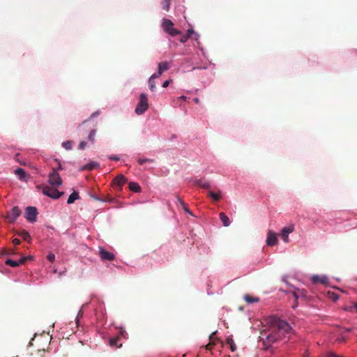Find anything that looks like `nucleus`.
I'll return each instance as SVG.
<instances>
[{"label":"nucleus","instance_id":"nucleus-1","mask_svg":"<svg viewBox=\"0 0 357 357\" xmlns=\"http://www.w3.org/2000/svg\"><path fill=\"white\" fill-rule=\"evenodd\" d=\"M266 322L268 327L261 332L260 339L267 347L282 339L291 329L287 321L275 316L269 317Z\"/></svg>","mask_w":357,"mask_h":357},{"label":"nucleus","instance_id":"nucleus-2","mask_svg":"<svg viewBox=\"0 0 357 357\" xmlns=\"http://www.w3.org/2000/svg\"><path fill=\"white\" fill-rule=\"evenodd\" d=\"M149 107V102L147 96L145 93H141L139 96V100L135 107V112L137 115L144 114Z\"/></svg>","mask_w":357,"mask_h":357},{"label":"nucleus","instance_id":"nucleus-3","mask_svg":"<svg viewBox=\"0 0 357 357\" xmlns=\"http://www.w3.org/2000/svg\"><path fill=\"white\" fill-rule=\"evenodd\" d=\"M38 188H42L43 193L52 199H59L63 194V192H59L53 186L43 185Z\"/></svg>","mask_w":357,"mask_h":357},{"label":"nucleus","instance_id":"nucleus-4","mask_svg":"<svg viewBox=\"0 0 357 357\" xmlns=\"http://www.w3.org/2000/svg\"><path fill=\"white\" fill-rule=\"evenodd\" d=\"M173 26L174 24L170 20L166 18L162 20V26L165 32L172 36H176L181 34V31L176 29H174Z\"/></svg>","mask_w":357,"mask_h":357},{"label":"nucleus","instance_id":"nucleus-5","mask_svg":"<svg viewBox=\"0 0 357 357\" xmlns=\"http://www.w3.org/2000/svg\"><path fill=\"white\" fill-rule=\"evenodd\" d=\"M48 178V183L52 186H59L62 184V179L55 168L50 172Z\"/></svg>","mask_w":357,"mask_h":357},{"label":"nucleus","instance_id":"nucleus-6","mask_svg":"<svg viewBox=\"0 0 357 357\" xmlns=\"http://www.w3.org/2000/svg\"><path fill=\"white\" fill-rule=\"evenodd\" d=\"M21 211L18 206H13L9 211L7 212L6 218L9 222H14L16 219L20 215Z\"/></svg>","mask_w":357,"mask_h":357},{"label":"nucleus","instance_id":"nucleus-7","mask_svg":"<svg viewBox=\"0 0 357 357\" xmlns=\"http://www.w3.org/2000/svg\"><path fill=\"white\" fill-rule=\"evenodd\" d=\"M38 215L37 208L34 206H28L25 210V218L30 222H33L36 220V216Z\"/></svg>","mask_w":357,"mask_h":357},{"label":"nucleus","instance_id":"nucleus-8","mask_svg":"<svg viewBox=\"0 0 357 357\" xmlns=\"http://www.w3.org/2000/svg\"><path fill=\"white\" fill-rule=\"evenodd\" d=\"M99 256L102 261H113L115 259L114 253L107 251L102 247H99Z\"/></svg>","mask_w":357,"mask_h":357},{"label":"nucleus","instance_id":"nucleus-9","mask_svg":"<svg viewBox=\"0 0 357 357\" xmlns=\"http://www.w3.org/2000/svg\"><path fill=\"white\" fill-rule=\"evenodd\" d=\"M126 181V178L123 174H119L113 179L112 186L114 188L121 189Z\"/></svg>","mask_w":357,"mask_h":357},{"label":"nucleus","instance_id":"nucleus-10","mask_svg":"<svg viewBox=\"0 0 357 357\" xmlns=\"http://www.w3.org/2000/svg\"><path fill=\"white\" fill-rule=\"evenodd\" d=\"M278 243L276 234L273 231H268L266 238V244L269 246L275 245Z\"/></svg>","mask_w":357,"mask_h":357},{"label":"nucleus","instance_id":"nucleus-11","mask_svg":"<svg viewBox=\"0 0 357 357\" xmlns=\"http://www.w3.org/2000/svg\"><path fill=\"white\" fill-rule=\"evenodd\" d=\"M320 283L324 285L329 284V280L326 275H314V284Z\"/></svg>","mask_w":357,"mask_h":357},{"label":"nucleus","instance_id":"nucleus-12","mask_svg":"<svg viewBox=\"0 0 357 357\" xmlns=\"http://www.w3.org/2000/svg\"><path fill=\"white\" fill-rule=\"evenodd\" d=\"M292 231H293V227H285L282 229L280 236L284 242H286V243L288 242V241H289L288 235L290 233H291Z\"/></svg>","mask_w":357,"mask_h":357},{"label":"nucleus","instance_id":"nucleus-13","mask_svg":"<svg viewBox=\"0 0 357 357\" xmlns=\"http://www.w3.org/2000/svg\"><path fill=\"white\" fill-rule=\"evenodd\" d=\"M99 167V163H98L97 162H91L84 166H82L81 168H80V170L82 171V170H92V169H96Z\"/></svg>","mask_w":357,"mask_h":357},{"label":"nucleus","instance_id":"nucleus-14","mask_svg":"<svg viewBox=\"0 0 357 357\" xmlns=\"http://www.w3.org/2000/svg\"><path fill=\"white\" fill-rule=\"evenodd\" d=\"M15 174L18 176L20 180L26 181V174L23 169L17 168L15 169Z\"/></svg>","mask_w":357,"mask_h":357},{"label":"nucleus","instance_id":"nucleus-15","mask_svg":"<svg viewBox=\"0 0 357 357\" xmlns=\"http://www.w3.org/2000/svg\"><path fill=\"white\" fill-rule=\"evenodd\" d=\"M208 195L211 197L215 202H218L222 198L221 192L220 190L217 192L209 191L208 192Z\"/></svg>","mask_w":357,"mask_h":357},{"label":"nucleus","instance_id":"nucleus-16","mask_svg":"<svg viewBox=\"0 0 357 357\" xmlns=\"http://www.w3.org/2000/svg\"><path fill=\"white\" fill-rule=\"evenodd\" d=\"M219 217H220V219L222 222V224H223V225L225 227H229V225H230L229 218L227 216V215L225 213L221 212L219 214Z\"/></svg>","mask_w":357,"mask_h":357},{"label":"nucleus","instance_id":"nucleus-17","mask_svg":"<svg viewBox=\"0 0 357 357\" xmlns=\"http://www.w3.org/2000/svg\"><path fill=\"white\" fill-rule=\"evenodd\" d=\"M194 185L199 186V187H201L202 188H204V189H209L211 188V185H210L209 183L204 182V181H203L201 179H198V180L195 181Z\"/></svg>","mask_w":357,"mask_h":357},{"label":"nucleus","instance_id":"nucleus-18","mask_svg":"<svg viewBox=\"0 0 357 357\" xmlns=\"http://www.w3.org/2000/svg\"><path fill=\"white\" fill-rule=\"evenodd\" d=\"M169 68V64L167 61H163L158 63V70L160 73H163Z\"/></svg>","mask_w":357,"mask_h":357},{"label":"nucleus","instance_id":"nucleus-19","mask_svg":"<svg viewBox=\"0 0 357 357\" xmlns=\"http://www.w3.org/2000/svg\"><path fill=\"white\" fill-rule=\"evenodd\" d=\"M79 197V193L76 191H74L73 193H71L70 195V196L68 197V201H67V203L68 204H73L74 203L77 199H78Z\"/></svg>","mask_w":357,"mask_h":357},{"label":"nucleus","instance_id":"nucleus-20","mask_svg":"<svg viewBox=\"0 0 357 357\" xmlns=\"http://www.w3.org/2000/svg\"><path fill=\"white\" fill-rule=\"evenodd\" d=\"M129 189L132 192H140L141 188L137 183L130 182L129 183Z\"/></svg>","mask_w":357,"mask_h":357},{"label":"nucleus","instance_id":"nucleus-21","mask_svg":"<svg viewBox=\"0 0 357 357\" xmlns=\"http://www.w3.org/2000/svg\"><path fill=\"white\" fill-rule=\"evenodd\" d=\"M18 234L24 240L30 242L31 240L29 233L26 230H22L18 233Z\"/></svg>","mask_w":357,"mask_h":357},{"label":"nucleus","instance_id":"nucleus-22","mask_svg":"<svg viewBox=\"0 0 357 357\" xmlns=\"http://www.w3.org/2000/svg\"><path fill=\"white\" fill-rule=\"evenodd\" d=\"M96 133V130L95 128H92L89 132V134L88 135V140L91 144H93L95 142Z\"/></svg>","mask_w":357,"mask_h":357},{"label":"nucleus","instance_id":"nucleus-23","mask_svg":"<svg viewBox=\"0 0 357 357\" xmlns=\"http://www.w3.org/2000/svg\"><path fill=\"white\" fill-rule=\"evenodd\" d=\"M178 202H179V203L181 204L183 209L188 213H189L190 215H193L192 213L190 211V209L188 208V206L184 203V202L183 200H181L180 199V197H176Z\"/></svg>","mask_w":357,"mask_h":357},{"label":"nucleus","instance_id":"nucleus-24","mask_svg":"<svg viewBox=\"0 0 357 357\" xmlns=\"http://www.w3.org/2000/svg\"><path fill=\"white\" fill-rule=\"evenodd\" d=\"M293 296L296 301L299 297L305 296V291L303 290L296 289L293 292Z\"/></svg>","mask_w":357,"mask_h":357},{"label":"nucleus","instance_id":"nucleus-25","mask_svg":"<svg viewBox=\"0 0 357 357\" xmlns=\"http://www.w3.org/2000/svg\"><path fill=\"white\" fill-rule=\"evenodd\" d=\"M244 299L248 303H252L255 302H257L259 301V298L252 297V296L248 294L244 296Z\"/></svg>","mask_w":357,"mask_h":357},{"label":"nucleus","instance_id":"nucleus-26","mask_svg":"<svg viewBox=\"0 0 357 357\" xmlns=\"http://www.w3.org/2000/svg\"><path fill=\"white\" fill-rule=\"evenodd\" d=\"M99 113L98 112H94L92 114V115L91 116V117L89 119H86L85 121H84L78 127V129L81 130L82 129L85 125L92 119L93 118L94 116L98 115Z\"/></svg>","mask_w":357,"mask_h":357},{"label":"nucleus","instance_id":"nucleus-27","mask_svg":"<svg viewBox=\"0 0 357 357\" xmlns=\"http://www.w3.org/2000/svg\"><path fill=\"white\" fill-rule=\"evenodd\" d=\"M137 162L139 165H142L146 162L148 163H153L154 162V160L151 158H139L137 159Z\"/></svg>","mask_w":357,"mask_h":357},{"label":"nucleus","instance_id":"nucleus-28","mask_svg":"<svg viewBox=\"0 0 357 357\" xmlns=\"http://www.w3.org/2000/svg\"><path fill=\"white\" fill-rule=\"evenodd\" d=\"M5 263L6 265L10 266L11 267H17L20 266L17 261H15L10 259H8Z\"/></svg>","mask_w":357,"mask_h":357},{"label":"nucleus","instance_id":"nucleus-29","mask_svg":"<svg viewBox=\"0 0 357 357\" xmlns=\"http://www.w3.org/2000/svg\"><path fill=\"white\" fill-rule=\"evenodd\" d=\"M149 89L151 91H154L155 90V83L154 79L149 78Z\"/></svg>","mask_w":357,"mask_h":357},{"label":"nucleus","instance_id":"nucleus-30","mask_svg":"<svg viewBox=\"0 0 357 357\" xmlns=\"http://www.w3.org/2000/svg\"><path fill=\"white\" fill-rule=\"evenodd\" d=\"M171 1L172 0H164V2L162 3V9H164L166 11H168L169 9Z\"/></svg>","mask_w":357,"mask_h":357},{"label":"nucleus","instance_id":"nucleus-31","mask_svg":"<svg viewBox=\"0 0 357 357\" xmlns=\"http://www.w3.org/2000/svg\"><path fill=\"white\" fill-rule=\"evenodd\" d=\"M227 344H228L229 345L230 349L232 351H234L236 350V345L232 339H227Z\"/></svg>","mask_w":357,"mask_h":357},{"label":"nucleus","instance_id":"nucleus-32","mask_svg":"<svg viewBox=\"0 0 357 357\" xmlns=\"http://www.w3.org/2000/svg\"><path fill=\"white\" fill-rule=\"evenodd\" d=\"M63 146L66 150H70L72 149V142L70 141H67L63 143Z\"/></svg>","mask_w":357,"mask_h":357},{"label":"nucleus","instance_id":"nucleus-33","mask_svg":"<svg viewBox=\"0 0 357 357\" xmlns=\"http://www.w3.org/2000/svg\"><path fill=\"white\" fill-rule=\"evenodd\" d=\"M32 259V257H31V256H29V257H22V258H21L19 261H18V263H19V265H20V264H24V263L26 261V260H28V259Z\"/></svg>","mask_w":357,"mask_h":357},{"label":"nucleus","instance_id":"nucleus-34","mask_svg":"<svg viewBox=\"0 0 357 357\" xmlns=\"http://www.w3.org/2000/svg\"><path fill=\"white\" fill-rule=\"evenodd\" d=\"M119 337H115L114 338H112L109 341L110 345L112 346H116L118 341H119Z\"/></svg>","mask_w":357,"mask_h":357},{"label":"nucleus","instance_id":"nucleus-35","mask_svg":"<svg viewBox=\"0 0 357 357\" xmlns=\"http://www.w3.org/2000/svg\"><path fill=\"white\" fill-rule=\"evenodd\" d=\"M47 259L50 261V262H52L54 261V259H55V255L54 254L50 252L47 255Z\"/></svg>","mask_w":357,"mask_h":357},{"label":"nucleus","instance_id":"nucleus-36","mask_svg":"<svg viewBox=\"0 0 357 357\" xmlns=\"http://www.w3.org/2000/svg\"><path fill=\"white\" fill-rule=\"evenodd\" d=\"M86 146V142L84 141H82V142H80L78 148L80 150H83L85 149Z\"/></svg>","mask_w":357,"mask_h":357},{"label":"nucleus","instance_id":"nucleus-37","mask_svg":"<svg viewBox=\"0 0 357 357\" xmlns=\"http://www.w3.org/2000/svg\"><path fill=\"white\" fill-rule=\"evenodd\" d=\"M162 73H160V71L158 70V72L153 74L150 78L155 79L156 78H158Z\"/></svg>","mask_w":357,"mask_h":357},{"label":"nucleus","instance_id":"nucleus-38","mask_svg":"<svg viewBox=\"0 0 357 357\" xmlns=\"http://www.w3.org/2000/svg\"><path fill=\"white\" fill-rule=\"evenodd\" d=\"M214 345V342H211L205 346L206 350L211 351Z\"/></svg>","mask_w":357,"mask_h":357},{"label":"nucleus","instance_id":"nucleus-39","mask_svg":"<svg viewBox=\"0 0 357 357\" xmlns=\"http://www.w3.org/2000/svg\"><path fill=\"white\" fill-rule=\"evenodd\" d=\"M189 38V36H183L181 39H180V41L183 43H185Z\"/></svg>","mask_w":357,"mask_h":357},{"label":"nucleus","instance_id":"nucleus-40","mask_svg":"<svg viewBox=\"0 0 357 357\" xmlns=\"http://www.w3.org/2000/svg\"><path fill=\"white\" fill-rule=\"evenodd\" d=\"M20 243H21V242H20V239H18V238H14V239L13 240V243L14 245H20Z\"/></svg>","mask_w":357,"mask_h":357},{"label":"nucleus","instance_id":"nucleus-41","mask_svg":"<svg viewBox=\"0 0 357 357\" xmlns=\"http://www.w3.org/2000/svg\"><path fill=\"white\" fill-rule=\"evenodd\" d=\"M170 82H171V80H167V81L164 82L163 84H162V86L164 88L167 87L169 86Z\"/></svg>","mask_w":357,"mask_h":357},{"label":"nucleus","instance_id":"nucleus-42","mask_svg":"<svg viewBox=\"0 0 357 357\" xmlns=\"http://www.w3.org/2000/svg\"><path fill=\"white\" fill-rule=\"evenodd\" d=\"M193 33H194V31L192 29H188L187 31V33L185 36H189V38H190Z\"/></svg>","mask_w":357,"mask_h":357},{"label":"nucleus","instance_id":"nucleus-43","mask_svg":"<svg viewBox=\"0 0 357 357\" xmlns=\"http://www.w3.org/2000/svg\"><path fill=\"white\" fill-rule=\"evenodd\" d=\"M109 159L112 160L118 161V160H119V157H118L116 155H113V156H110Z\"/></svg>","mask_w":357,"mask_h":357},{"label":"nucleus","instance_id":"nucleus-44","mask_svg":"<svg viewBox=\"0 0 357 357\" xmlns=\"http://www.w3.org/2000/svg\"><path fill=\"white\" fill-rule=\"evenodd\" d=\"M56 162H58V163H59L58 168H57V169H56L57 171H58V170H61V169H63L61 162H60L57 159H56Z\"/></svg>","mask_w":357,"mask_h":357},{"label":"nucleus","instance_id":"nucleus-45","mask_svg":"<svg viewBox=\"0 0 357 357\" xmlns=\"http://www.w3.org/2000/svg\"><path fill=\"white\" fill-rule=\"evenodd\" d=\"M332 295H333V296H332V297H331V298H332L333 300L336 301V300H337V299H338V296H337V295H336V294H334V293H333V294H332Z\"/></svg>","mask_w":357,"mask_h":357},{"label":"nucleus","instance_id":"nucleus-46","mask_svg":"<svg viewBox=\"0 0 357 357\" xmlns=\"http://www.w3.org/2000/svg\"><path fill=\"white\" fill-rule=\"evenodd\" d=\"M126 331H123V330H121V331H120V335H121V336H125V335H126Z\"/></svg>","mask_w":357,"mask_h":357},{"label":"nucleus","instance_id":"nucleus-47","mask_svg":"<svg viewBox=\"0 0 357 357\" xmlns=\"http://www.w3.org/2000/svg\"><path fill=\"white\" fill-rule=\"evenodd\" d=\"M194 101H195V102L198 103V102H199V100L197 98H195L194 99Z\"/></svg>","mask_w":357,"mask_h":357},{"label":"nucleus","instance_id":"nucleus-48","mask_svg":"<svg viewBox=\"0 0 357 357\" xmlns=\"http://www.w3.org/2000/svg\"><path fill=\"white\" fill-rule=\"evenodd\" d=\"M181 98L185 100L186 99V97L183 96L181 97Z\"/></svg>","mask_w":357,"mask_h":357},{"label":"nucleus","instance_id":"nucleus-49","mask_svg":"<svg viewBox=\"0 0 357 357\" xmlns=\"http://www.w3.org/2000/svg\"><path fill=\"white\" fill-rule=\"evenodd\" d=\"M354 307L357 310V302L354 304Z\"/></svg>","mask_w":357,"mask_h":357},{"label":"nucleus","instance_id":"nucleus-50","mask_svg":"<svg viewBox=\"0 0 357 357\" xmlns=\"http://www.w3.org/2000/svg\"><path fill=\"white\" fill-rule=\"evenodd\" d=\"M213 335V333L210 335V339L212 340V336Z\"/></svg>","mask_w":357,"mask_h":357}]
</instances>
